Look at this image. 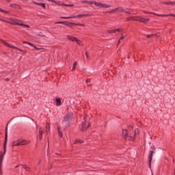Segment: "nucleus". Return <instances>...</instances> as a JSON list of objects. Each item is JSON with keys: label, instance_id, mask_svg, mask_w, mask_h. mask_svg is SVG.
Masks as SVG:
<instances>
[{"label": "nucleus", "instance_id": "1", "mask_svg": "<svg viewBox=\"0 0 175 175\" xmlns=\"http://www.w3.org/2000/svg\"><path fill=\"white\" fill-rule=\"evenodd\" d=\"M8 146V126L5 128V139H4V144H3V153L2 151L0 152V169L2 168V162H3V157H5V154H6V146Z\"/></svg>", "mask_w": 175, "mask_h": 175}, {"label": "nucleus", "instance_id": "2", "mask_svg": "<svg viewBox=\"0 0 175 175\" xmlns=\"http://www.w3.org/2000/svg\"><path fill=\"white\" fill-rule=\"evenodd\" d=\"M12 25H20L21 27H26V28H29V25L23 23L22 21L16 18H11L10 22H8Z\"/></svg>", "mask_w": 175, "mask_h": 175}, {"label": "nucleus", "instance_id": "3", "mask_svg": "<svg viewBox=\"0 0 175 175\" xmlns=\"http://www.w3.org/2000/svg\"><path fill=\"white\" fill-rule=\"evenodd\" d=\"M74 117H75V113H73V112H70L67 113V115L64 117V122L66 121L68 122H71Z\"/></svg>", "mask_w": 175, "mask_h": 175}, {"label": "nucleus", "instance_id": "4", "mask_svg": "<svg viewBox=\"0 0 175 175\" xmlns=\"http://www.w3.org/2000/svg\"><path fill=\"white\" fill-rule=\"evenodd\" d=\"M27 144L26 140L18 139L16 141L12 142V146L14 147L15 146H25Z\"/></svg>", "mask_w": 175, "mask_h": 175}, {"label": "nucleus", "instance_id": "5", "mask_svg": "<svg viewBox=\"0 0 175 175\" xmlns=\"http://www.w3.org/2000/svg\"><path fill=\"white\" fill-rule=\"evenodd\" d=\"M122 136L125 139H128L129 137V140H131V141L135 140V137H131V136L128 137V130L126 129L122 130Z\"/></svg>", "mask_w": 175, "mask_h": 175}, {"label": "nucleus", "instance_id": "6", "mask_svg": "<svg viewBox=\"0 0 175 175\" xmlns=\"http://www.w3.org/2000/svg\"><path fill=\"white\" fill-rule=\"evenodd\" d=\"M135 21H139L140 23H148V21H150V18H143L142 16H137L136 18H134Z\"/></svg>", "mask_w": 175, "mask_h": 175}, {"label": "nucleus", "instance_id": "7", "mask_svg": "<svg viewBox=\"0 0 175 175\" xmlns=\"http://www.w3.org/2000/svg\"><path fill=\"white\" fill-rule=\"evenodd\" d=\"M90 126H91V123H88L87 126V122H82L81 128V132H84L85 131H87V129L90 128Z\"/></svg>", "mask_w": 175, "mask_h": 175}, {"label": "nucleus", "instance_id": "8", "mask_svg": "<svg viewBox=\"0 0 175 175\" xmlns=\"http://www.w3.org/2000/svg\"><path fill=\"white\" fill-rule=\"evenodd\" d=\"M149 14H153L154 16H157V17H167V16L175 17V14H157L154 13V12H150Z\"/></svg>", "mask_w": 175, "mask_h": 175}, {"label": "nucleus", "instance_id": "9", "mask_svg": "<svg viewBox=\"0 0 175 175\" xmlns=\"http://www.w3.org/2000/svg\"><path fill=\"white\" fill-rule=\"evenodd\" d=\"M154 155V150H150L148 154V165L150 169H151V162L152 161V157Z\"/></svg>", "mask_w": 175, "mask_h": 175}, {"label": "nucleus", "instance_id": "10", "mask_svg": "<svg viewBox=\"0 0 175 175\" xmlns=\"http://www.w3.org/2000/svg\"><path fill=\"white\" fill-rule=\"evenodd\" d=\"M1 42H2V43H3L5 46H7V47H10V49H14L15 50H18L19 51H23V49H20L14 46L10 45V44L5 42L3 40H1Z\"/></svg>", "mask_w": 175, "mask_h": 175}, {"label": "nucleus", "instance_id": "11", "mask_svg": "<svg viewBox=\"0 0 175 175\" xmlns=\"http://www.w3.org/2000/svg\"><path fill=\"white\" fill-rule=\"evenodd\" d=\"M79 17H84L83 14L75 15L72 16H62L60 18H64L65 20H69V18H79Z\"/></svg>", "mask_w": 175, "mask_h": 175}, {"label": "nucleus", "instance_id": "12", "mask_svg": "<svg viewBox=\"0 0 175 175\" xmlns=\"http://www.w3.org/2000/svg\"><path fill=\"white\" fill-rule=\"evenodd\" d=\"M95 3V6H98L99 8H100V9L102 8L107 9V8H111V6L107 4H103L102 3Z\"/></svg>", "mask_w": 175, "mask_h": 175}, {"label": "nucleus", "instance_id": "13", "mask_svg": "<svg viewBox=\"0 0 175 175\" xmlns=\"http://www.w3.org/2000/svg\"><path fill=\"white\" fill-rule=\"evenodd\" d=\"M34 5H38V6H41V8H43V9H46V3H38L36 1H32Z\"/></svg>", "mask_w": 175, "mask_h": 175}, {"label": "nucleus", "instance_id": "14", "mask_svg": "<svg viewBox=\"0 0 175 175\" xmlns=\"http://www.w3.org/2000/svg\"><path fill=\"white\" fill-rule=\"evenodd\" d=\"M67 39H68V40H71V42H79V39H77L75 37L70 36H68Z\"/></svg>", "mask_w": 175, "mask_h": 175}, {"label": "nucleus", "instance_id": "15", "mask_svg": "<svg viewBox=\"0 0 175 175\" xmlns=\"http://www.w3.org/2000/svg\"><path fill=\"white\" fill-rule=\"evenodd\" d=\"M23 44H29V46H31V47H33V49H36V50H39V49H38V47L35 46L31 42H27V41H23Z\"/></svg>", "mask_w": 175, "mask_h": 175}, {"label": "nucleus", "instance_id": "16", "mask_svg": "<svg viewBox=\"0 0 175 175\" xmlns=\"http://www.w3.org/2000/svg\"><path fill=\"white\" fill-rule=\"evenodd\" d=\"M77 25H81L83 26L84 25H80V24H78V23H72V22H68V27H76Z\"/></svg>", "mask_w": 175, "mask_h": 175}, {"label": "nucleus", "instance_id": "17", "mask_svg": "<svg viewBox=\"0 0 175 175\" xmlns=\"http://www.w3.org/2000/svg\"><path fill=\"white\" fill-rule=\"evenodd\" d=\"M62 123L64 125L65 129H66V128H69V126H70V122H68V121L64 122V120H63Z\"/></svg>", "mask_w": 175, "mask_h": 175}, {"label": "nucleus", "instance_id": "18", "mask_svg": "<svg viewBox=\"0 0 175 175\" xmlns=\"http://www.w3.org/2000/svg\"><path fill=\"white\" fill-rule=\"evenodd\" d=\"M55 24H63L64 25H66L68 27V25H69V22L68 21H59V22H55Z\"/></svg>", "mask_w": 175, "mask_h": 175}, {"label": "nucleus", "instance_id": "19", "mask_svg": "<svg viewBox=\"0 0 175 175\" xmlns=\"http://www.w3.org/2000/svg\"><path fill=\"white\" fill-rule=\"evenodd\" d=\"M161 3L163 5H175V2L173 1H163Z\"/></svg>", "mask_w": 175, "mask_h": 175}, {"label": "nucleus", "instance_id": "20", "mask_svg": "<svg viewBox=\"0 0 175 175\" xmlns=\"http://www.w3.org/2000/svg\"><path fill=\"white\" fill-rule=\"evenodd\" d=\"M55 102L57 106H61V105H62V103L61 102V98H55Z\"/></svg>", "mask_w": 175, "mask_h": 175}, {"label": "nucleus", "instance_id": "21", "mask_svg": "<svg viewBox=\"0 0 175 175\" xmlns=\"http://www.w3.org/2000/svg\"><path fill=\"white\" fill-rule=\"evenodd\" d=\"M11 8H13L14 9H20V5L17 4H11Z\"/></svg>", "mask_w": 175, "mask_h": 175}, {"label": "nucleus", "instance_id": "22", "mask_svg": "<svg viewBox=\"0 0 175 175\" xmlns=\"http://www.w3.org/2000/svg\"><path fill=\"white\" fill-rule=\"evenodd\" d=\"M57 131L59 137H62V132H61V127L57 126Z\"/></svg>", "mask_w": 175, "mask_h": 175}, {"label": "nucleus", "instance_id": "23", "mask_svg": "<svg viewBox=\"0 0 175 175\" xmlns=\"http://www.w3.org/2000/svg\"><path fill=\"white\" fill-rule=\"evenodd\" d=\"M118 12V8H116V9H115V10H112L109 11V12L106 11V12H105L104 13H114V12Z\"/></svg>", "mask_w": 175, "mask_h": 175}, {"label": "nucleus", "instance_id": "24", "mask_svg": "<svg viewBox=\"0 0 175 175\" xmlns=\"http://www.w3.org/2000/svg\"><path fill=\"white\" fill-rule=\"evenodd\" d=\"M46 133H49V132H50V124H49L46 125Z\"/></svg>", "mask_w": 175, "mask_h": 175}, {"label": "nucleus", "instance_id": "25", "mask_svg": "<svg viewBox=\"0 0 175 175\" xmlns=\"http://www.w3.org/2000/svg\"><path fill=\"white\" fill-rule=\"evenodd\" d=\"M22 167H23V169H25L27 172H28V169H29V167L27 166V165L25 164H23L22 165Z\"/></svg>", "mask_w": 175, "mask_h": 175}, {"label": "nucleus", "instance_id": "26", "mask_svg": "<svg viewBox=\"0 0 175 175\" xmlns=\"http://www.w3.org/2000/svg\"><path fill=\"white\" fill-rule=\"evenodd\" d=\"M0 12L2 13H6V14H10V12L2 10L1 8H0Z\"/></svg>", "mask_w": 175, "mask_h": 175}, {"label": "nucleus", "instance_id": "27", "mask_svg": "<svg viewBox=\"0 0 175 175\" xmlns=\"http://www.w3.org/2000/svg\"><path fill=\"white\" fill-rule=\"evenodd\" d=\"M117 30L116 29H112V30H108V33H116Z\"/></svg>", "mask_w": 175, "mask_h": 175}, {"label": "nucleus", "instance_id": "28", "mask_svg": "<svg viewBox=\"0 0 175 175\" xmlns=\"http://www.w3.org/2000/svg\"><path fill=\"white\" fill-rule=\"evenodd\" d=\"M77 65V62H74L72 70H75L76 69Z\"/></svg>", "mask_w": 175, "mask_h": 175}, {"label": "nucleus", "instance_id": "29", "mask_svg": "<svg viewBox=\"0 0 175 175\" xmlns=\"http://www.w3.org/2000/svg\"><path fill=\"white\" fill-rule=\"evenodd\" d=\"M118 12H119V13H122V12L124 11V8H122V7H119L118 8Z\"/></svg>", "mask_w": 175, "mask_h": 175}, {"label": "nucleus", "instance_id": "30", "mask_svg": "<svg viewBox=\"0 0 175 175\" xmlns=\"http://www.w3.org/2000/svg\"><path fill=\"white\" fill-rule=\"evenodd\" d=\"M76 143H81V144L84 143V141H83L81 139H77V140H76Z\"/></svg>", "mask_w": 175, "mask_h": 175}, {"label": "nucleus", "instance_id": "31", "mask_svg": "<svg viewBox=\"0 0 175 175\" xmlns=\"http://www.w3.org/2000/svg\"><path fill=\"white\" fill-rule=\"evenodd\" d=\"M95 3H96V1H89V4L88 5H95Z\"/></svg>", "mask_w": 175, "mask_h": 175}, {"label": "nucleus", "instance_id": "32", "mask_svg": "<svg viewBox=\"0 0 175 175\" xmlns=\"http://www.w3.org/2000/svg\"><path fill=\"white\" fill-rule=\"evenodd\" d=\"M42 137H43V133H40V134H39L40 140H41Z\"/></svg>", "mask_w": 175, "mask_h": 175}, {"label": "nucleus", "instance_id": "33", "mask_svg": "<svg viewBox=\"0 0 175 175\" xmlns=\"http://www.w3.org/2000/svg\"><path fill=\"white\" fill-rule=\"evenodd\" d=\"M139 134V129H136L135 131V136H136V135Z\"/></svg>", "mask_w": 175, "mask_h": 175}, {"label": "nucleus", "instance_id": "34", "mask_svg": "<svg viewBox=\"0 0 175 175\" xmlns=\"http://www.w3.org/2000/svg\"><path fill=\"white\" fill-rule=\"evenodd\" d=\"M81 2H82L83 3H88V4H89L90 1L83 0V1H81Z\"/></svg>", "mask_w": 175, "mask_h": 175}, {"label": "nucleus", "instance_id": "35", "mask_svg": "<svg viewBox=\"0 0 175 175\" xmlns=\"http://www.w3.org/2000/svg\"><path fill=\"white\" fill-rule=\"evenodd\" d=\"M154 36H156V38H159V36H161V33H157L154 34Z\"/></svg>", "mask_w": 175, "mask_h": 175}, {"label": "nucleus", "instance_id": "36", "mask_svg": "<svg viewBox=\"0 0 175 175\" xmlns=\"http://www.w3.org/2000/svg\"><path fill=\"white\" fill-rule=\"evenodd\" d=\"M124 34H122V36H120V38L119 40L118 43H120V40H122V39H124Z\"/></svg>", "mask_w": 175, "mask_h": 175}, {"label": "nucleus", "instance_id": "37", "mask_svg": "<svg viewBox=\"0 0 175 175\" xmlns=\"http://www.w3.org/2000/svg\"><path fill=\"white\" fill-rule=\"evenodd\" d=\"M64 6H71V7H73L75 6L74 4H64Z\"/></svg>", "mask_w": 175, "mask_h": 175}, {"label": "nucleus", "instance_id": "38", "mask_svg": "<svg viewBox=\"0 0 175 175\" xmlns=\"http://www.w3.org/2000/svg\"><path fill=\"white\" fill-rule=\"evenodd\" d=\"M49 2H53V3H57V1L55 0H47Z\"/></svg>", "mask_w": 175, "mask_h": 175}, {"label": "nucleus", "instance_id": "39", "mask_svg": "<svg viewBox=\"0 0 175 175\" xmlns=\"http://www.w3.org/2000/svg\"><path fill=\"white\" fill-rule=\"evenodd\" d=\"M82 122H87V116L83 118V121Z\"/></svg>", "mask_w": 175, "mask_h": 175}, {"label": "nucleus", "instance_id": "40", "mask_svg": "<svg viewBox=\"0 0 175 175\" xmlns=\"http://www.w3.org/2000/svg\"><path fill=\"white\" fill-rule=\"evenodd\" d=\"M126 14H132V12H129V11H125L124 12Z\"/></svg>", "mask_w": 175, "mask_h": 175}, {"label": "nucleus", "instance_id": "41", "mask_svg": "<svg viewBox=\"0 0 175 175\" xmlns=\"http://www.w3.org/2000/svg\"><path fill=\"white\" fill-rule=\"evenodd\" d=\"M152 35L148 34V35L146 36V38H147L148 39H150V38H152Z\"/></svg>", "mask_w": 175, "mask_h": 175}, {"label": "nucleus", "instance_id": "42", "mask_svg": "<svg viewBox=\"0 0 175 175\" xmlns=\"http://www.w3.org/2000/svg\"><path fill=\"white\" fill-rule=\"evenodd\" d=\"M39 132H40V133H43V129H42V127L40 128Z\"/></svg>", "mask_w": 175, "mask_h": 175}, {"label": "nucleus", "instance_id": "43", "mask_svg": "<svg viewBox=\"0 0 175 175\" xmlns=\"http://www.w3.org/2000/svg\"><path fill=\"white\" fill-rule=\"evenodd\" d=\"M82 16H85V17H88V16H90V14H82Z\"/></svg>", "mask_w": 175, "mask_h": 175}, {"label": "nucleus", "instance_id": "44", "mask_svg": "<svg viewBox=\"0 0 175 175\" xmlns=\"http://www.w3.org/2000/svg\"><path fill=\"white\" fill-rule=\"evenodd\" d=\"M38 36H42V38H44V36H46L45 35H42V33H40L38 34Z\"/></svg>", "mask_w": 175, "mask_h": 175}, {"label": "nucleus", "instance_id": "45", "mask_svg": "<svg viewBox=\"0 0 175 175\" xmlns=\"http://www.w3.org/2000/svg\"><path fill=\"white\" fill-rule=\"evenodd\" d=\"M77 44H79V46H81V41L79 40V42H77Z\"/></svg>", "mask_w": 175, "mask_h": 175}, {"label": "nucleus", "instance_id": "46", "mask_svg": "<svg viewBox=\"0 0 175 175\" xmlns=\"http://www.w3.org/2000/svg\"><path fill=\"white\" fill-rule=\"evenodd\" d=\"M132 18H133V17L127 18L126 20L127 21H130V20H132Z\"/></svg>", "mask_w": 175, "mask_h": 175}, {"label": "nucleus", "instance_id": "47", "mask_svg": "<svg viewBox=\"0 0 175 175\" xmlns=\"http://www.w3.org/2000/svg\"><path fill=\"white\" fill-rule=\"evenodd\" d=\"M21 53H23V54H26L27 53V51L23 50V51H21Z\"/></svg>", "mask_w": 175, "mask_h": 175}, {"label": "nucleus", "instance_id": "48", "mask_svg": "<svg viewBox=\"0 0 175 175\" xmlns=\"http://www.w3.org/2000/svg\"><path fill=\"white\" fill-rule=\"evenodd\" d=\"M90 81H91V79H86V83H90Z\"/></svg>", "mask_w": 175, "mask_h": 175}, {"label": "nucleus", "instance_id": "49", "mask_svg": "<svg viewBox=\"0 0 175 175\" xmlns=\"http://www.w3.org/2000/svg\"><path fill=\"white\" fill-rule=\"evenodd\" d=\"M151 149L153 150L152 151H155V146H152Z\"/></svg>", "mask_w": 175, "mask_h": 175}, {"label": "nucleus", "instance_id": "50", "mask_svg": "<svg viewBox=\"0 0 175 175\" xmlns=\"http://www.w3.org/2000/svg\"><path fill=\"white\" fill-rule=\"evenodd\" d=\"M116 32H121V30L120 29H116Z\"/></svg>", "mask_w": 175, "mask_h": 175}, {"label": "nucleus", "instance_id": "51", "mask_svg": "<svg viewBox=\"0 0 175 175\" xmlns=\"http://www.w3.org/2000/svg\"><path fill=\"white\" fill-rule=\"evenodd\" d=\"M1 21H4V23H8L7 21L0 18Z\"/></svg>", "mask_w": 175, "mask_h": 175}, {"label": "nucleus", "instance_id": "52", "mask_svg": "<svg viewBox=\"0 0 175 175\" xmlns=\"http://www.w3.org/2000/svg\"><path fill=\"white\" fill-rule=\"evenodd\" d=\"M10 81V79H9V78H6L5 79V81Z\"/></svg>", "mask_w": 175, "mask_h": 175}, {"label": "nucleus", "instance_id": "53", "mask_svg": "<svg viewBox=\"0 0 175 175\" xmlns=\"http://www.w3.org/2000/svg\"><path fill=\"white\" fill-rule=\"evenodd\" d=\"M85 56L87 58H88V52H85Z\"/></svg>", "mask_w": 175, "mask_h": 175}, {"label": "nucleus", "instance_id": "54", "mask_svg": "<svg viewBox=\"0 0 175 175\" xmlns=\"http://www.w3.org/2000/svg\"><path fill=\"white\" fill-rule=\"evenodd\" d=\"M129 128H131V129H133V126H129Z\"/></svg>", "mask_w": 175, "mask_h": 175}, {"label": "nucleus", "instance_id": "55", "mask_svg": "<svg viewBox=\"0 0 175 175\" xmlns=\"http://www.w3.org/2000/svg\"><path fill=\"white\" fill-rule=\"evenodd\" d=\"M51 167H53V165H51L49 169H51Z\"/></svg>", "mask_w": 175, "mask_h": 175}, {"label": "nucleus", "instance_id": "56", "mask_svg": "<svg viewBox=\"0 0 175 175\" xmlns=\"http://www.w3.org/2000/svg\"><path fill=\"white\" fill-rule=\"evenodd\" d=\"M7 2H10V0H6Z\"/></svg>", "mask_w": 175, "mask_h": 175}, {"label": "nucleus", "instance_id": "57", "mask_svg": "<svg viewBox=\"0 0 175 175\" xmlns=\"http://www.w3.org/2000/svg\"><path fill=\"white\" fill-rule=\"evenodd\" d=\"M18 166H20V165H16L15 167H18Z\"/></svg>", "mask_w": 175, "mask_h": 175}, {"label": "nucleus", "instance_id": "58", "mask_svg": "<svg viewBox=\"0 0 175 175\" xmlns=\"http://www.w3.org/2000/svg\"><path fill=\"white\" fill-rule=\"evenodd\" d=\"M174 175H175V172L174 173Z\"/></svg>", "mask_w": 175, "mask_h": 175}, {"label": "nucleus", "instance_id": "59", "mask_svg": "<svg viewBox=\"0 0 175 175\" xmlns=\"http://www.w3.org/2000/svg\"><path fill=\"white\" fill-rule=\"evenodd\" d=\"M36 125V122H35Z\"/></svg>", "mask_w": 175, "mask_h": 175}, {"label": "nucleus", "instance_id": "60", "mask_svg": "<svg viewBox=\"0 0 175 175\" xmlns=\"http://www.w3.org/2000/svg\"><path fill=\"white\" fill-rule=\"evenodd\" d=\"M152 175H154V174H152Z\"/></svg>", "mask_w": 175, "mask_h": 175}]
</instances>
